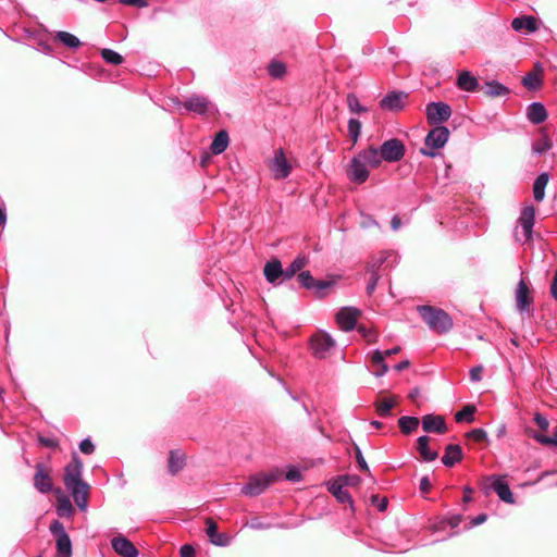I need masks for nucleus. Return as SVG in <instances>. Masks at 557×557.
Wrapping results in <instances>:
<instances>
[{
	"label": "nucleus",
	"mask_w": 557,
	"mask_h": 557,
	"mask_svg": "<svg viewBox=\"0 0 557 557\" xmlns=\"http://www.w3.org/2000/svg\"><path fill=\"white\" fill-rule=\"evenodd\" d=\"M101 57L107 63L112 65H120L123 62V57L112 49H102Z\"/></svg>",
	"instance_id": "nucleus-38"
},
{
	"label": "nucleus",
	"mask_w": 557,
	"mask_h": 557,
	"mask_svg": "<svg viewBox=\"0 0 557 557\" xmlns=\"http://www.w3.org/2000/svg\"><path fill=\"white\" fill-rule=\"evenodd\" d=\"M49 531L55 537V557H72V542L63 524L59 520H54L50 524Z\"/></svg>",
	"instance_id": "nucleus-6"
},
{
	"label": "nucleus",
	"mask_w": 557,
	"mask_h": 557,
	"mask_svg": "<svg viewBox=\"0 0 557 557\" xmlns=\"http://www.w3.org/2000/svg\"><path fill=\"white\" fill-rule=\"evenodd\" d=\"M277 475L274 473H257L251 475L248 482L242 487V493L246 496H257L263 493L274 481Z\"/></svg>",
	"instance_id": "nucleus-5"
},
{
	"label": "nucleus",
	"mask_w": 557,
	"mask_h": 557,
	"mask_svg": "<svg viewBox=\"0 0 557 557\" xmlns=\"http://www.w3.org/2000/svg\"><path fill=\"white\" fill-rule=\"evenodd\" d=\"M534 421L537 424V426L543 431H546L549 426L548 420L539 412L534 414Z\"/></svg>",
	"instance_id": "nucleus-54"
},
{
	"label": "nucleus",
	"mask_w": 557,
	"mask_h": 557,
	"mask_svg": "<svg viewBox=\"0 0 557 557\" xmlns=\"http://www.w3.org/2000/svg\"><path fill=\"white\" fill-rule=\"evenodd\" d=\"M124 5H132L137 8H146L148 5L146 0H119Z\"/></svg>",
	"instance_id": "nucleus-56"
},
{
	"label": "nucleus",
	"mask_w": 557,
	"mask_h": 557,
	"mask_svg": "<svg viewBox=\"0 0 557 557\" xmlns=\"http://www.w3.org/2000/svg\"><path fill=\"white\" fill-rule=\"evenodd\" d=\"M298 282L306 288L312 289L314 284V278L310 274L309 271H302L298 274Z\"/></svg>",
	"instance_id": "nucleus-45"
},
{
	"label": "nucleus",
	"mask_w": 557,
	"mask_h": 557,
	"mask_svg": "<svg viewBox=\"0 0 557 557\" xmlns=\"http://www.w3.org/2000/svg\"><path fill=\"white\" fill-rule=\"evenodd\" d=\"M206 534L211 544L225 547L231 544V537L225 533L218 532V524L211 519H206Z\"/></svg>",
	"instance_id": "nucleus-16"
},
{
	"label": "nucleus",
	"mask_w": 557,
	"mask_h": 557,
	"mask_svg": "<svg viewBox=\"0 0 557 557\" xmlns=\"http://www.w3.org/2000/svg\"><path fill=\"white\" fill-rule=\"evenodd\" d=\"M358 332L361 334V336L367 339L369 343H373L376 341V334L373 330L366 327L363 325L358 326Z\"/></svg>",
	"instance_id": "nucleus-50"
},
{
	"label": "nucleus",
	"mask_w": 557,
	"mask_h": 557,
	"mask_svg": "<svg viewBox=\"0 0 557 557\" xmlns=\"http://www.w3.org/2000/svg\"><path fill=\"white\" fill-rule=\"evenodd\" d=\"M181 557H195V549L190 545L182 546Z\"/></svg>",
	"instance_id": "nucleus-58"
},
{
	"label": "nucleus",
	"mask_w": 557,
	"mask_h": 557,
	"mask_svg": "<svg viewBox=\"0 0 557 557\" xmlns=\"http://www.w3.org/2000/svg\"><path fill=\"white\" fill-rule=\"evenodd\" d=\"M355 446V456H356V460L358 462V466L360 468V470L362 471H366V472H369V467H368V463L361 453V449L359 448L358 445H354Z\"/></svg>",
	"instance_id": "nucleus-49"
},
{
	"label": "nucleus",
	"mask_w": 557,
	"mask_h": 557,
	"mask_svg": "<svg viewBox=\"0 0 557 557\" xmlns=\"http://www.w3.org/2000/svg\"><path fill=\"white\" fill-rule=\"evenodd\" d=\"M483 90L488 97H502L509 94V89L497 81L486 82Z\"/></svg>",
	"instance_id": "nucleus-29"
},
{
	"label": "nucleus",
	"mask_w": 557,
	"mask_h": 557,
	"mask_svg": "<svg viewBox=\"0 0 557 557\" xmlns=\"http://www.w3.org/2000/svg\"><path fill=\"white\" fill-rule=\"evenodd\" d=\"M451 109L444 102H431L426 106V119L429 124L440 125L449 120Z\"/></svg>",
	"instance_id": "nucleus-9"
},
{
	"label": "nucleus",
	"mask_w": 557,
	"mask_h": 557,
	"mask_svg": "<svg viewBox=\"0 0 557 557\" xmlns=\"http://www.w3.org/2000/svg\"><path fill=\"white\" fill-rule=\"evenodd\" d=\"M360 315V311L352 307L342 308L336 314V321L341 330L348 332L354 330L357 323V319Z\"/></svg>",
	"instance_id": "nucleus-15"
},
{
	"label": "nucleus",
	"mask_w": 557,
	"mask_h": 557,
	"mask_svg": "<svg viewBox=\"0 0 557 557\" xmlns=\"http://www.w3.org/2000/svg\"><path fill=\"white\" fill-rule=\"evenodd\" d=\"M329 491L333 494V496L342 504L350 503L351 496L350 494L344 490V486L335 479L329 483Z\"/></svg>",
	"instance_id": "nucleus-27"
},
{
	"label": "nucleus",
	"mask_w": 557,
	"mask_h": 557,
	"mask_svg": "<svg viewBox=\"0 0 557 557\" xmlns=\"http://www.w3.org/2000/svg\"><path fill=\"white\" fill-rule=\"evenodd\" d=\"M533 438L536 442H539L540 444L548 445V446H555L556 447V435H555V432L553 433V436H546V435H542V434H534Z\"/></svg>",
	"instance_id": "nucleus-47"
},
{
	"label": "nucleus",
	"mask_w": 557,
	"mask_h": 557,
	"mask_svg": "<svg viewBox=\"0 0 557 557\" xmlns=\"http://www.w3.org/2000/svg\"><path fill=\"white\" fill-rule=\"evenodd\" d=\"M184 108L187 111L202 115L213 109V104L206 96L195 94L186 98Z\"/></svg>",
	"instance_id": "nucleus-13"
},
{
	"label": "nucleus",
	"mask_w": 557,
	"mask_h": 557,
	"mask_svg": "<svg viewBox=\"0 0 557 557\" xmlns=\"http://www.w3.org/2000/svg\"><path fill=\"white\" fill-rule=\"evenodd\" d=\"M511 27L516 32L533 33L537 29L536 18L531 15L516 17L511 22Z\"/></svg>",
	"instance_id": "nucleus-21"
},
{
	"label": "nucleus",
	"mask_w": 557,
	"mask_h": 557,
	"mask_svg": "<svg viewBox=\"0 0 557 557\" xmlns=\"http://www.w3.org/2000/svg\"><path fill=\"white\" fill-rule=\"evenodd\" d=\"M467 437L480 443L487 438V433L483 429H473L467 433Z\"/></svg>",
	"instance_id": "nucleus-46"
},
{
	"label": "nucleus",
	"mask_w": 557,
	"mask_h": 557,
	"mask_svg": "<svg viewBox=\"0 0 557 557\" xmlns=\"http://www.w3.org/2000/svg\"><path fill=\"white\" fill-rule=\"evenodd\" d=\"M63 483L76 506L85 511L88 506L90 485L83 480V462L76 453L73 454L71 462L64 467Z\"/></svg>",
	"instance_id": "nucleus-1"
},
{
	"label": "nucleus",
	"mask_w": 557,
	"mask_h": 557,
	"mask_svg": "<svg viewBox=\"0 0 557 557\" xmlns=\"http://www.w3.org/2000/svg\"><path fill=\"white\" fill-rule=\"evenodd\" d=\"M112 549L121 557H138L139 552L135 545L122 534L111 540Z\"/></svg>",
	"instance_id": "nucleus-14"
},
{
	"label": "nucleus",
	"mask_w": 557,
	"mask_h": 557,
	"mask_svg": "<svg viewBox=\"0 0 557 557\" xmlns=\"http://www.w3.org/2000/svg\"><path fill=\"white\" fill-rule=\"evenodd\" d=\"M268 73L272 78H282L286 73V66L278 60H272L268 65Z\"/></svg>",
	"instance_id": "nucleus-34"
},
{
	"label": "nucleus",
	"mask_w": 557,
	"mask_h": 557,
	"mask_svg": "<svg viewBox=\"0 0 557 557\" xmlns=\"http://www.w3.org/2000/svg\"><path fill=\"white\" fill-rule=\"evenodd\" d=\"M487 481L490 482V487L497 494L500 500L507 504L515 503L509 485L503 476L491 475L487 478Z\"/></svg>",
	"instance_id": "nucleus-12"
},
{
	"label": "nucleus",
	"mask_w": 557,
	"mask_h": 557,
	"mask_svg": "<svg viewBox=\"0 0 557 557\" xmlns=\"http://www.w3.org/2000/svg\"><path fill=\"white\" fill-rule=\"evenodd\" d=\"M74 512V507L67 497L59 498L57 505V513L59 517H71Z\"/></svg>",
	"instance_id": "nucleus-36"
},
{
	"label": "nucleus",
	"mask_w": 557,
	"mask_h": 557,
	"mask_svg": "<svg viewBox=\"0 0 557 557\" xmlns=\"http://www.w3.org/2000/svg\"><path fill=\"white\" fill-rule=\"evenodd\" d=\"M377 281H379L377 272L372 271L371 280H370V282L367 285V292H368L369 295H371L374 292V289H375V287L377 285Z\"/></svg>",
	"instance_id": "nucleus-55"
},
{
	"label": "nucleus",
	"mask_w": 557,
	"mask_h": 557,
	"mask_svg": "<svg viewBox=\"0 0 557 557\" xmlns=\"http://www.w3.org/2000/svg\"><path fill=\"white\" fill-rule=\"evenodd\" d=\"M522 83L528 89H536L541 86L542 78L539 73L531 72L523 77Z\"/></svg>",
	"instance_id": "nucleus-41"
},
{
	"label": "nucleus",
	"mask_w": 557,
	"mask_h": 557,
	"mask_svg": "<svg viewBox=\"0 0 557 557\" xmlns=\"http://www.w3.org/2000/svg\"><path fill=\"white\" fill-rule=\"evenodd\" d=\"M335 342L332 336L325 332H319L311 337L310 346L317 358L324 359L334 347Z\"/></svg>",
	"instance_id": "nucleus-8"
},
{
	"label": "nucleus",
	"mask_w": 557,
	"mask_h": 557,
	"mask_svg": "<svg viewBox=\"0 0 557 557\" xmlns=\"http://www.w3.org/2000/svg\"><path fill=\"white\" fill-rule=\"evenodd\" d=\"M549 176L547 173L540 174L533 184V195L536 201H542L545 197V187L548 183Z\"/></svg>",
	"instance_id": "nucleus-32"
},
{
	"label": "nucleus",
	"mask_w": 557,
	"mask_h": 557,
	"mask_svg": "<svg viewBox=\"0 0 557 557\" xmlns=\"http://www.w3.org/2000/svg\"><path fill=\"white\" fill-rule=\"evenodd\" d=\"M527 116L533 124H541L547 119V111L540 102H533L528 107Z\"/></svg>",
	"instance_id": "nucleus-22"
},
{
	"label": "nucleus",
	"mask_w": 557,
	"mask_h": 557,
	"mask_svg": "<svg viewBox=\"0 0 557 557\" xmlns=\"http://www.w3.org/2000/svg\"><path fill=\"white\" fill-rule=\"evenodd\" d=\"M306 265L305 258H297L292 264L285 269V278H290L296 272L300 271Z\"/></svg>",
	"instance_id": "nucleus-43"
},
{
	"label": "nucleus",
	"mask_w": 557,
	"mask_h": 557,
	"mask_svg": "<svg viewBox=\"0 0 557 557\" xmlns=\"http://www.w3.org/2000/svg\"><path fill=\"white\" fill-rule=\"evenodd\" d=\"M529 287L523 280H520L516 289V302L520 312L529 311L532 298L530 297Z\"/></svg>",
	"instance_id": "nucleus-20"
},
{
	"label": "nucleus",
	"mask_w": 557,
	"mask_h": 557,
	"mask_svg": "<svg viewBox=\"0 0 557 557\" xmlns=\"http://www.w3.org/2000/svg\"><path fill=\"white\" fill-rule=\"evenodd\" d=\"M457 86L463 91H474L479 87V81L470 72L463 71L458 75Z\"/></svg>",
	"instance_id": "nucleus-24"
},
{
	"label": "nucleus",
	"mask_w": 557,
	"mask_h": 557,
	"mask_svg": "<svg viewBox=\"0 0 557 557\" xmlns=\"http://www.w3.org/2000/svg\"><path fill=\"white\" fill-rule=\"evenodd\" d=\"M518 223L522 230L523 242L532 239L533 226L535 223V209L533 206H525L520 213Z\"/></svg>",
	"instance_id": "nucleus-11"
},
{
	"label": "nucleus",
	"mask_w": 557,
	"mask_h": 557,
	"mask_svg": "<svg viewBox=\"0 0 557 557\" xmlns=\"http://www.w3.org/2000/svg\"><path fill=\"white\" fill-rule=\"evenodd\" d=\"M361 134V123L357 119H350L348 121V135L352 144H357Z\"/></svg>",
	"instance_id": "nucleus-39"
},
{
	"label": "nucleus",
	"mask_w": 557,
	"mask_h": 557,
	"mask_svg": "<svg viewBox=\"0 0 557 557\" xmlns=\"http://www.w3.org/2000/svg\"><path fill=\"white\" fill-rule=\"evenodd\" d=\"M550 295L555 300H557V270L554 273L553 282L550 285Z\"/></svg>",
	"instance_id": "nucleus-60"
},
{
	"label": "nucleus",
	"mask_w": 557,
	"mask_h": 557,
	"mask_svg": "<svg viewBox=\"0 0 557 557\" xmlns=\"http://www.w3.org/2000/svg\"><path fill=\"white\" fill-rule=\"evenodd\" d=\"M431 488V482L428 476H423L420 480V491L422 493H428Z\"/></svg>",
	"instance_id": "nucleus-59"
},
{
	"label": "nucleus",
	"mask_w": 557,
	"mask_h": 557,
	"mask_svg": "<svg viewBox=\"0 0 557 557\" xmlns=\"http://www.w3.org/2000/svg\"><path fill=\"white\" fill-rule=\"evenodd\" d=\"M462 457V449L459 445H447L445 455L442 457V462L446 467H453L456 462L460 461Z\"/></svg>",
	"instance_id": "nucleus-25"
},
{
	"label": "nucleus",
	"mask_w": 557,
	"mask_h": 557,
	"mask_svg": "<svg viewBox=\"0 0 557 557\" xmlns=\"http://www.w3.org/2000/svg\"><path fill=\"white\" fill-rule=\"evenodd\" d=\"M395 401L392 398H385L376 404V412L381 417H387L394 407Z\"/></svg>",
	"instance_id": "nucleus-42"
},
{
	"label": "nucleus",
	"mask_w": 557,
	"mask_h": 557,
	"mask_svg": "<svg viewBox=\"0 0 557 557\" xmlns=\"http://www.w3.org/2000/svg\"><path fill=\"white\" fill-rule=\"evenodd\" d=\"M34 486L40 493H49L52 490V481L50 475L45 471L44 466L38 463L36 466V473L34 475Z\"/></svg>",
	"instance_id": "nucleus-19"
},
{
	"label": "nucleus",
	"mask_w": 557,
	"mask_h": 557,
	"mask_svg": "<svg viewBox=\"0 0 557 557\" xmlns=\"http://www.w3.org/2000/svg\"><path fill=\"white\" fill-rule=\"evenodd\" d=\"M264 276L269 283H275L281 276L285 277V270L278 260L268 262L263 269Z\"/></svg>",
	"instance_id": "nucleus-23"
},
{
	"label": "nucleus",
	"mask_w": 557,
	"mask_h": 557,
	"mask_svg": "<svg viewBox=\"0 0 557 557\" xmlns=\"http://www.w3.org/2000/svg\"><path fill=\"white\" fill-rule=\"evenodd\" d=\"M418 312L433 332L445 334L453 327V319L443 309L419 306Z\"/></svg>",
	"instance_id": "nucleus-3"
},
{
	"label": "nucleus",
	"mask_w": 557,
	"mask_h": 557,
	"mask_svg": "<svg viewBox=\"0 0 557 557\" xmlns=\"http://www.w3.org/2000/svg\"><path fill=\"white\" fill-rule=\"evenodd\" d=\"M79 449L83 454H92L95 450V445L89 438H85L79 443Z\"/></svg>",
	"instance_id": "nucleus-51"
},
{
	"label": "nucleus",
	"mask_w": 557,
	"mask_h": 557,
	"mask_svg": "<svg viewBox=\"0 0 557 557\" xmlns=\"http://www.w3.org/2000/svg\"><path fill=\"white\" fill-rule=\"evenodd\" d=\"M417 448L425 461H433L437 458V453L434 450H431L429 447V437L428 436H420L417 441Z\"/></svg>",
	"instance_id": "nucleus-30"
},
{
	"label": "nucleus",
	"mask_w": 557,
	"mask_h": 557,
	"mask_svg": "<svg viewBox=\"0 0 557 557\" xmlns=\"http://www.w3.org/2000/svg\"><path fill=\"white\" fill-rule=\"evenodd\" d=\"M404 154V144L397 138L388 139L384 141L380 148H377L379 165L383 160L387 162L399 161Z\"/></svg>",
	"instance_id": "nucleus-7"
},
{
	"label": "nucleus",
	"mask_w": 557,
	"mask_h": 557,
	"mask_svg": "<svg viewBox=\"0 0 557 557\" xmlns=\"http://www.w3.org/2000/svg\"><path fill=\"white\" fill-rule=\"evenodd\" d=\"M269 169L276 180H283L289 175L292 166L285 158L284 151L282 149L275 151L274 157L269 163Z\"/></svg>",
	"instance_id": "nucleus-10"
},
{
	"label": "nucleus",
	"mask_w": 557,
	"mask_h": 557,
	"mask_svg": "<svg viewBox=\"0 0 557 557\" xmlns=\"http://www.w3.org/2000/svg\"><path fill=\"white\" fill-rule=\"evenodd\" d=\"M228 143V134L226 131L222 129L215 135L211 143L210 150L213 154H220L226 150Z\"/></svg>",
	"instance_id": "nucleus-26"
},
{
	"label": "nucleus",
	"mask_w": 557,
	"mask_h": 557,
	"mask_svg": "<svg viewBox=\"0 0 557 557\" xmlns=\"http://www.w3.org/2000/svg\"><path fill=\"white\" fill-rule=\"evenodd\" d=\"M347 107L351 113L360 114L368 111V108L359 102L358 97L355 94L347 95Z\"/></svg>",
	"instance_id": "nucleus-37"
},
{
	"label": "nucleus",
	"mask_w": 557,
	"mask_h": 557,
	"mask_svg": "<svg viewBox=\"0 0 557 557\" xmlns=\"http://www.w3.org/2000/svg\"><path fill=\"white\" fill-rule=\"evenodd\" d=\"M552 148V141L547 137H543L542 139L535 141L532 146L534 153H544Z\"/></svg>",
	"instance_id": "nucleus-44"
},
{
	"label": "nucleus",
	"mask_w": 557,
	"mask_h": 557,
	"mask_svg": "<svg viewBox=\"0 0 557 557\" xmlns=\"http://www.w3.org/2000/svg\"><path fill=\"white\" fill-rule=\"evenodd\" d=\"M371 359H372V362L375 366H377V368H379L374 372V375L375 376H383L388 371V367H387V364L384 361L385 356H384L383 351H381L379 349L374 350L372 352Z\"/></svg>",
	"instance_id": "nucleus-33"
},
{
	"label": "nucleus",
	"mask_w": 557,
	"mask_h": 557,
	"mask_svg": "<svg viewBox=\"0 0 557 557\" xmlns=\"http://www.w3.org/2000/svg\"><path fill=\"white\" fill-rule=\"evenodd\" d=\"M40 443L47 447H55L57 443L51 438L40 437Z\"/></svg>",
	"instance_id": "nucleus-64"
},
{
	"label": "nucleus",
	"mask_w": 557,
	"mask_h": 557,
	"mask_svg": "<svg viewBox=\"0 0 557 557\" xmlns=\"http://www.w3.org/2000/svg\"><path fill=\"white\" fill-rule=\"evenodd\" d=\"M344 487L348 485H358L360 478L357 475H341L336 479Z\"/></svg>",
	"instance_id": "nucleus-48"
},
{
	"label": "nucleus",
	"mask_w": 557,
	"mask_h": 557,
	"mask_svg": "<svg viewBox=\"0 0 557 557\" xmlns=\"http://www.w3.org/2000/svg\"><path fill=\"white\" fill-rule=\"evenodd\" d=\"M419 423L420 421L416 417H401L398 420L400 430L406 434H409L412 431H414L419 426Z\"/></svg>",
	"instance_id": "nucleus-35"
},
{
	"label": "nucleus",
	"mask_w": 557,
	"mask_h": 557,
	"mask_svg": "<svg viewBox=\"0 0 557 557\" xmlns=\"http://www.w3.org/2000/svg\"><path fill=\"white\" fill-rule=\"evenodd\" d=\"M406 97L407 95L403 91H392L380 101V106L384 110L399 111L405 106Z\"/></svg>",
	"instance_id": "nucleus-17"
},
{
	"label": "nucleus",
	"mask_w": 557,
	"mask_h": 557,
	"mask_svg": "<svg viewBox=\"0 0 557 557\" xmlns=\"http://www.w3.org/2000/svg\"><path fill=\"white\" fill-rule=\"evenodd\" d=\"M246 525H248L251 529H256V530H264V529H269L270 528V524L261 522L259 518L250 519L246 523Z\"/></svg>",
	"instance_id": "nucleus-53"
},
{
	"label": "nucleus",
	"mask_w": 557,
	"mask_h": 557,
	"mask_svg": "<svg viewBox=\"0 0 557 557\" xmlns=\"http://www.w3.org/2000/svg\"><path fill=\"white\" fill-rule=\"evenodd\" d=\"M483 367L476 366L470 369L469 375L472 382H480L482 380Z\"/></svg>",
	"instance_id": "nucleus-52"
},
{
	"label": "nucleus",
	"mask_w": 557,
	"mask_h": 557,
	"mask_svg": "<svg viewBox=\"0 0 557 557\" xmlns=\"http://www.w3.org/2000/svg\"><path fill=\"white\" fill-rule=\"evenodd\" d=\"M422 428L424 432L437 434H443L447 430L445 419L442 416L433 414H426L422 418Z\"/></svg>",
	"instance_id": "nucleus-18"
},
{
	"label": "nucleus",
	"mask_w": 557,
	"mask_h": 557,
	"mask_svg": "<svg viewBox=\"0 0 557 557\" xmlns=\"http://www.w3.org/2000/svg\"><path fill=\"white\" fill-rule=\"evenodd\" d=\"M401 226V221L397 215H394L391 221V227L393 231H398Z\"/></svg>",
	"instance_id": "nucleus-62"
},
{
	"label": "nucleus",
	"mask_w": 557,
	"mask_h": 557,
	"mask_svg": "<svg viewBox=\"0 0 557 557\" xmlns=\"http://www.w3.org/2000/svg\"><path fill=\"white\" fill-rule=\"evenodd\" d=\"M332 284L333 283L331 281H315L314 280L312 289H315L317 292H321V290H324V289L331 287Z\"/></svg>",
	"instance_id": "nucleus-57"
},
{
	"label": "nucleus",
	"mask_w": 557,
	"mask_h": 557,
	"mask_svg": "<svg viewBox=\"0 0 557 557\" xmlns=\"http://www.w3.org/2000/svg\"><path fill=\"white\" fill-rule=\"evenodd\" d=\"M487 519L485 513H481L471 520V527H476L484 523Z\"/></svg>",
	"instance_id": "nucleus-61"
},
{
	"label": "nucleus",
	"mask_w": 557,
	"mask_h": 557,
	"mask_svg": "<svg viewBox=\"0 0 557 557\" xmlns=\"http://www.w3.org/2000/svg\"><path fill=\"white\" fill-rule=\"evenodd\" d=\"M169 471L172 474L180 472L185 466V456L180 450H171L168 462Z\"/></svg>",
	"instance_id": "nucleus-28"
},
{
	"label": "nucleus",
	"mask_w": 557,
	"mask_h": 557,
	"mask_svg": "<svg viewBox=\"0 0 557 557\" xmlns=\"http://www.w3.org/2000/svg\"><path fill=\"white\" fill-rule=\"evenodd\" d=\"M475 412V407L472 405H467L462 408V410L458 411L455 416L457 422H472L473 416Z\"/></svg>",
	"instance_id": "nucleus-40"
},
{
	"label": "nucleus",
	"mask_w": 557,
	"mask_h": 557,
	"mask_svg": "<svg viewBox=\"0 0 557 557\" xmlns=\"http://www.w3.org/2000/svg\"><path fill=\"white\" fill-rule=\"evenodd\" d=\"M379 166L377 148L370 146L360 150L350 160L346 171L347 177L355 184L364 183L370 176V169Z\"/></svg>",
	"instance_id": "nucleus-2"
},
{
	"label": "nucleus",
	"mask_w": 557,
	"mask_h": 557,
	"mask_svg": "<svg viewBox=\"0 0 557 557\" xmlns=\"http://www.w3.org/2000/svg\"><path fill=\"white\" fill-rule=\"evenodd\" d=\"M461 522V516H454L451 518L448 519V524L450 525V528H457L459 525V523Z\"/></svg>",
	"instance_id": "nucleus-63"
},
{
	"label": "nucleus",
	"mask_w": 557,
	"mask_h": 557,
	"mask_svg": "<svg viewBox=\"0 0 557 557\" xmlns=\"http://www.w3.org/2000/svg\"><path fill=\"white\" fill-rule=\"evenodd\" d=\"M450 132L446 126L436 125L425 137V148H421V153L426 157L434 158L436 150L443 148L448 141Z\"/></svg>",
	"instance_id": "nucleus-4"
},
{
	"label": "nucleus",
	"mask_w": 557,
	"mask_h": 557,
	"mask_svg": "<svg viewBox=\"0 0 557 557\" xmlns=\"http://www.w3.org/2000/svg\"><path fill=\"white\" fill-rule=\"evenodd\" d=\"M54 38L70 49H77L82 45L78 37L64 30L57 32Z\"/></svg>",
	"instance_id": "nucleus-31"
}]
</instances>
